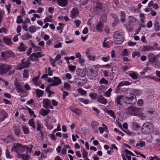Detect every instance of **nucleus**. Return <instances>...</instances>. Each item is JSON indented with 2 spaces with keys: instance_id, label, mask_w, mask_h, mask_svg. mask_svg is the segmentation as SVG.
Returning <instances> with one entry per match:
<instances>
[{
  "instance_id": "obj_1",
  "label": "nucleus",
  "mask_w": 160,
  "mask_h": 160,
  "mask_svg": "<svg viewBox=\"0 0 160 160\" xmlns=\"http://www.w3.org/2000/svg\"><path fill=\"white\" fill-rule=\"evenodd\" d=\"M141 108L131 106L128 108V112L129 115L132 116H138L140 117L142 119L145 118L144 114L139 113V111Z\"/></svg>"
},
{
  "instance_id": "obj_2",
  "label": "nucleus",
  "mask_w": 160,
  "mask_h": 160,
  "mask_svg": "<svg viewBox=\"0 0 160 160\" xmlns=\"http://www.w3.org/2000/svg\"><path fill=\"white\" fill-rule=\"evenodd\" d=\"M123 32L120 31H116L113 35L114 43L116 44H121L123 41L124 37Z\"/></svg>"
},
{
  "instance_id": "obj_3",
  "label": "nucleus",
  "mask_w": 160,
  "mask_h": 160,
  "mask_svg": "<svg viewBox=\"0 0 160 160\" xmlns=\"http://www.w3.org/2000/svg\"><path fill=\"white\" fill-rule=\"evenodd\" d=\"M25 146H23L19 143H15L13 144L12 147L11 151H15L18 154L21 153L25 151Z\"/></svg>"
},
{
  "instance_id": "obj_4",
  "label": "nucleus",
  "mask_w": 160,
  "mask_h": 160,
  "mask_svg": "<svg viewBox=\"0 0 160 160\" xmlns=\"http://www.w3.org/2000/svg\"><path fill=\"white\" fill-rule=\"evenodd\" d=\"M154 129L153 125L150 122H148L144 124L142 128V131L145 134H148L152 132Z\"/></svg>"
},
{
  "instance_id": "obj_5",
  "label": "nucleus",
  "mask_w": 160,
  "mask_h": 160,
  "mask_svg": "<svg viewBox=\"0 0 160 160\" xmlns=\"http://www.w3.org/2000/svg\"><path fill=\"white\" fill-rule=\"evenodd\" d=\"M12 66L3 63H0V74L6 73L12 68Z\"/></svg>"
},
{
  "instance_id": "obj_6",
  "label": "nucleus",
  "mask_w": 160,
  "mask_h": 160,
  "mask_svg": "<svg viewBox=\"0 0 160 160\" xmlns=\"http://www.w3.org/2000/svg\"><path fill=\"white\" fill-rule=\"evenodd\" d=\"M103 7L102 3L99 2H97L93 8V11L96 13L99 14L100 12Z\"/></svg>"
},
{
  "instance_id": "obj_7",
  "label": "nucleus",
  "mask_w": 160,
  "mask_h": 160,
  "mask_svg": "<svg viewBox=\"0 0 160 160\" xmlns=\"http://www.w3.org/2000/svg\"><path fill=\"white\" fill-rule=\"evenodd\" d=\"M30 62L25 59L21 61V63L18 66V69L19 70L22 69L24 68H28L30 65Z\"/></svg>"
},
{
  "instance_id": "obj_8",
  "label": "nucleus",
  "mask_w": 160,
  "mask_h": 160,
  "mask_svg": "<svg viewBox=\"0 0 160 160\" xmlns=\"http://www.w3.org/2000/svg\"><path fill=\"white\" fill-rule=\"evenodd\" d=\"M122 100L121 96H119L117 97L115 101V103L116 105L119 109L124 107V105L122 104Z\"/></svg>"
},
{
  "instance_id": "obj_9",
  "label": "nucleus",
  "mask_w": 160,
  "mask_h": 160,
  "mask_svg": "<svg viewBox=\"0 0 160 160\" xmlns=\"http://www.w3.org/2000/svg\"><path fill=\"white\" fill-rule=\"evenodd\" d=\"M51 81L50 84L46 88L45 91L47 92H48L49 90L50 86H56L58 85L59 84L61 83V81Z\"/></svg>"
},
{
  "instance_id": "obj_10",
  "label": "nucleus",
  "mask_w": 160,
  "mask_h": 160,
  "mask_svg": "<svg viewBox=\"0 0 160 160\" xmlns=\"http://www.w3.org/2000/svg\"><path fill=\"white\" fill-rule=\"evenodd\" d=\"M86 68L83 69L78 68L76 70V73L78 75L83 77L86 75Z\"/></svg>"
},
{
  "instance_id": "obj_11",
  "label": "nucleus",
  "mask_w": 160,
  "mask_h": 160,
  "mask_svg": "<svg viewBox=\"0 0 160 160\" xmlns=\"http://www.w3.org/2000/svg\"><path fill=\"white\" fill-rule=\"evenodd\" d=\"M14 84L16 87V90L18 92L20 93L24 92V89L23 87L21 85L20 83L18 82V81H15Z\"/></svg>"
},
{
  "instance_id": "obj_12",
  "label": "nucleus",
  "mask_w": 160,
  "mask_h": 160,
  "mask_svg": "<svg viewBox=\"0 0 160 160\" xmlns=\"http://www.w3.org/2000/svg\"><path fill=\"white\" fill-rule=\"evenodd\" d=\"M148 58L149 62L151 64L158 59L156 56L152 53H150L148 55Z\"/></svg>"
},
{
  "instance_id": "obj_13",
  "label": "nucleus",
  "mask_w": 160,
  "mask_h": 160,
  "mask_svg": "<svg viewBox=\"0 0 160 160\" xmlns=\"http://www.w3.org/2000/svg\"><path fill=\"white\" fill-rule=\"evenodd\" d=\"M48 73V74H46L44 75H43L41 77L42 79H47V80H52L51 78H48V75L49 76H51L52 74V72L51 71V68L49 67L48 68V72L46 70V73Z\"/></svg>"
},
{
  "instance_id": "obj_14",
  "label": "nucleus",
  "mask_w": 160,
  "mask_h": 160,
  "mask_svg": "<svg viewBox=\"0 0 160 160\" xmlns=\"http://www.w3.org/2000/svg\"><path fill=\"white\" fill-rule=\"evenodd\" d=\"M78 14V11L76 8H73L71 11L70 17L72 18H75Z\"/></svg>"
},
{
  "instance_id": "obj_15",
  "label": "nucleus",
  "mask_w": 160,
  "mask_h": 160,
  "mask_svg": "<svg viewBox=\"0 0 160 160\" xmlns=\"http://www.w3.org/2000/svg\"><path fill=\"white\" fill-rule=\"evenodd\" d=\"M128 24L130 26L132 25L134 23H137L138 22V21L136 18L131 16H129L128 18Z\"/></svg>"
},
{
  "instance_id": "obj_16",
  "label": "nucleus",
  "mask_w": 160,
  "mask_h": 160,
  "mask_svg": "<svg viewBox=\"0 0 160 160\" xmlns=\"http://www.w3.org/2000/svg\"><path fill=\"white\" fill-rule=\"evenodd\" d=\"M97 100L98 102L104 105H106L107 102V100L102 96L98 97L97 99Z\"/></svg>"
},
{
  "instance_id": "obj_17",
  "label": "nucleus",
  "mask_w": 160,
  "mask_h": 160,
  "mask_svg": "<svg viewBox=\"0 0 160 160\" xmlns=\"http://www.w3.org/2000/svg\"><path fill=\"white\" fill-rule=\"evenodd\" d=\"M43 107L46 109H48L49 108H51V102L48 99H45L43 101Z\"/></svg>"
},
{
  "instance_id": "obj_18",
  "label": "nucleus",
  "mask_w": 160,
  "mask_h": 160,
  "mask_svg": "<svg viewBox=\"0 0 160 160\" xmlns=\"http://www.w3.org/2000/svg\"><path fill=\"white\" fill-rule=\"evenodd\" d=\"M86 54L87 57L89 60L94 61L95 59L96 56H91L90 54V51L89 50H87L85 52Z\"/></svg>"
},
{
  "instance_id": "obj_19",
  "label": "nucleus",
  "mask_w": 160,
  "mask_h": 160,
  "mask_svg": "<svg viewBox=\"0 0 160 160\" xmlns=\"http://www.w3.org/2000/svg\"><path fill=\"white\" fill-rule=\"evenodd\" d=\"M103 24L101 22H99L96 26V30L98 32H102L103 31Z\"/></svg>"
},
{
  "instance_id": "obj_20",
  "label": "nucleus",
  "mask_w": 160,
  "mask_h": 160,
  "mask_svg": "<svg viewBox=\"0 0 160 160\" xmlns=\"http://www.w3.org/2000/svg\"><path fill=\"white\" fill-rule=\"evenodd\" d=\"M132 94L131 95H134V96H139L141 95L142 92L141 91L138 89H133L131 90Z\"/></svg>"
},
{
  "instance_id": "obj_21",
  "label": "nucleus",
  "mask_w": 160,
  "mask_h": 160,
  "mask_svg": "<svg viewBox=\"0 0 160 160\" xmlns=\"http://www.w3.org/2000/svg\"><path fill=\"white\" fill-rule=\"evenodd\" d=\"M57 2L59 6L63 7L66 6L68 3V0H57Z\"/></svg>"
},
{
  "instance_id": "obj_22",
  "label": "nucleus",
  "mask_w": 160,
  "mask_h": 160,
  "mask_svg": "<svg viewBox=\"0 0 160 160\" xmlns=\"http://www.w3.org/2000/svg\"><path fill=\"white\" fill-rule=\"evenodd\" d=\"M154 29V31L157 32L159 31L160 29V25L159 22L157 20H155L153 23Z\"/></svg>"
},
{
  "instance_id": "obj_23",
  "label": "nucleus",
  "mask_w": 160,
  "mask_h": 160,
  "mask_svg": "<svg viewBox=\"0 0 160 160\" xmlns=\"http://www.w3.org/2000/svg\"><path fill=\"white\" fill-rule=\"evenodd\" d=\"M32 35L30 34L28 32H27L21 36V39L23 40H26L32 38Z\"/></svg>"
},
{
  "instance_id": "obj_24",
  "label": "nucleus",
  "mask_w": 160,
  "mask_h": 160,
  "mask_svg": "<svg viewBox=\"0 0 160 160\" xmlns=\"http://www.w3.org/2000/svg\"><path fill=\"white\" fill-rule=\"evenodd\" d=\"M141 48L143 51H152L154 50V48L153 47L149 46H143Z\"/></svg>"
},
{
  "instance_id": "obj_25",
  "label": "nucleus",
  "mask_w": 160,
  "mask_h": 160,
  "mask_svg": "<svg viewBox=\"0 0 160 160\" xmlns=\"http://www.w3.org/2000/svg\"><path fill=\"white\" fill-rule=\"evenodd\" d=\"M26 46L23 43L21 42L20 44L18 47V49L21 52H24L26 51Z\"/></svg>"
},
{
  "instance_id": "obj_26",
  "label": "nucleus",
  "mask_w": 160,
  "mask_h": 160,
  "mask_svg": "<svg viewBox=\"0 0 160 160\" xmlns=\"http://www.w3.org/2000/svg\"><path fill=\"white\" fill-rule=\"evenodd\" d=\"M129 102H130V104L134 103L136 102L137 99L136 96H134L133 95L131 94L130 97H128Z\"/></svg>"
},
{
  "instance_id": "obj_27",
  "label": "nucleus",
  "mask_w": 160,
  "mask_h": 160,
  "mask_svg": "<svg viewBox=\"0 0 160 160\" xmlns=\"http://www.w3.org/2000/svg\"><path fill=\"white\" fill-rule=\"evenodd\" d=\"M36 92L37 95V98H40L42 97L44 94V92L39 89L36 90Z\"/></svg>"
},
{
  "instance_id": "obj_28",
  "label": "nucleus",
  "mask_w": 160,
  "mask_h": 160,
  "mask_svg": "<svg viewBox=\"0 0 160 160\" xmlns=\"http://www.w3.org/2000/svg\"><path fill=\"white\" fill-rule=\"evenodd\" d=\"M50 112L49 110H46L44 109H42L40 111V114L43 116H45L48 115Z\"/></svg>"
},
{
  "instance_id": "obj_29",
  "label": "nucleus",
  "mask_w": 160,
  "mask_h": 160,
  "mask_svg": "<svg viewBox=\"0 0 160 160\" xmlns=\"http://www.w3.org/2000/svg\"><path fill=\"white\" fill-rule=\"evenodd\" d=\"M151 64L155 68H160V62L158 59L151 63Z\"/></svg>"
},
{
  "instance_id": "obj_30",
  "label": "nucleus",
  "mask_w": 160,
  "mask_h": 160,
  "mask_svg": "<svg viewBox=\"0 0 160 160\" xmlns=\"http://www.w3.org/2000/svg\"><path fill=\"white\" fill-rule=\"evenodd\" d=\"M18 158H21L23 160H27L29 156L28 155L25 154H21L20 153L18 154Z\"/></svg>"
},
{
  "instance_id": "obj_31",
  "label": "nucleus",
  "mask_w": 160,
  "mask_h": 160,
  "mask_svg": "<svg viewBox=\"0 0 160 160\" xmlns=\"http://www.w3.org/2000/svg\"><path fill=\"white\" fill-rule=\"evenodd\" d=\"M71 110L73 112H74L76 114L80 115L81 113V111L76 108H70Z\"/></svg>"
},
{
  "instance_id": "obj_32",
  "label": "nucleus",
  "mask_w": 160,
  "mask_h": 160,
  "mask_svg": "<svg viewBox=\"0 0 160 160\" xmlns=\"http://www.w3.org/2000/svg\"><path fill=\"white\" fill-rule=\"evenodd\" d=\"M3 41L5 43L8 45H11L12 43L11 39L7 38H4Z\"/></svg>"
},
{
  "instance_id": "obj_33",
  "label": "nucleus",
  "mask_w": 160,
  "mask_h": 160,
  "mask_svg": "<svg viewBox=\"0 0 160 160\" xmlns=\"http://www.w3.org/2000/svg\"><path fill=\"white\" fill-rule=\"evenodd\" d=\"M120 20L122 23L124 22L126 20L125 14L123 11L121 12Z\"/></svg>"
},
{
  "instance_id": "obj_34",
  "label": "nucleus",
  "mask_w": 160,
  "mask_h": 160,
  "mask_svg": "<svg viewBox=\"0 0 160 160\" xmlns=\"http://www.w3.org/2000/svg\"><path fill=\"white\" fill-rule=\"evenodd\" d=\"M131 82H129L128 81H122L119 83L118 86V87H120L123 85H130Z\"/></svg>"
},
{
  "instance_id": "obj_35",
  "label": "nucleus",
  "mask_w": 160,
  "mask_h": 160,
  "mask_svg": "<svg viewBox=\"0 0 160 160\" xmlns=\"http://www.w3.org/2000/svg\"><path fill=\"white\" fill-rule=\"evenodd\" d=\"M14 130L15 134L18 136L20 134V130L19 127L15 126L14 127Z\"/></svg>"
},
{
  "instance_id": "obj_36",
  "label": "nucleus",
  "mask_w": 160,
  "mask_h": 160,
  "mask_svg": "<svg viewBox=\"0 0 160 160\" xmlns=\"http://www.w3.org/2000/svg\"><path fill=\"white\" fill-rule=\"evenodd\" d=\"M155 110L152 108H147L146 111V113L147 115L152 114L154 112Z\"/></svg>"
},
{
  "instance_id": "obj_37",
  "label": "nucleus",
  "mask_w": 160,
  "mask_h": 160,
  "mask_svg": "<svg viewBox=\"0 0 160 160\" xmlns=\"http://www.w3.org/2000/svg\"><path fill=\"white\" fill-rule=\"evenodd\" d=\"M132 125L133 129L135 130H137L138 129H139L140 127L139 125L136 122H132Z\"/></svg>"
},
{
  "instance_id": "obj_38",
  "label": "nucleus",
  "mask_w": 160,
  "mask_h": 160,
  "mask_svg": "<svg viewBox=\"0 0 160 160\" xmlns=\"http://www.w3.org/2000/svg\"><path fill=\"white\" fill-rule=\"evenodd\" d=\"M34 119L32 118L29 120L28 121V124L33 129L35 128V123L34 121Z\"/></svg>"
},
{
  "instance_id": "obj_39",
  "label": "nucleus",
  "mask_w": 160,
  "mask_h": 160,
  "mask_svg": "<svg viewBox=\"0 0 160 160\" xmlns=\"http://www.w3.org/2000/svg\"><path fill=\"white\" fill-rule=\"evenodd\" d=\"M1 113L3 115V118L1 119V120H0V122L4 120L8 117V113L5 111H2Z\"/></svg>"
},
{
  "instance_id": "obj_40",
  "label": "nucleus",
  "mask_w": 160,
  "mask_h": 160,
  "mask_svg": "<svg viewBox=\"0 0 160 160\" xmlns=\"http://www.w3.org/2000/svg\"><path fill=\"white\" fill-rule=\"evenodd\" d=\"M1 56L2 58L4 59H6L9 58V57L8 56V54L7 53V51L2 52L1 53Z\"/></svg>"
},
{
  "instance_id": "obj_41",
  "label": "nucleus",
  "mask_w": 160,
  "mask_h": 160,
  "mask_svg": "<svg viewBox=\"0 0 160 160\" xmlns=\"http://www.w3.org/2000/svg\"><path fill=\"white\" fill-rule=\"evenodd\" d=\"M99 125V123L98 122L93 121L91 123V126L92 128L94 129H96L97 128Z\"/></svg>"
},
{
  "instance_id": "obj_42",
  "label": "nucleus",
  "mask_w": 160,
  "mask_h": 160,
  "mask_svg": "<svg viewBox=\"0 0 160 160\" xmlns=\"http://www.w3.org/2000/svg\"><path fill=\"white\" fill-rule=\"evenodd\" d=\"M106 112L107 113L109 114L110 116L114 118H115V113L113 112V111L111 110H107L106 111Z\"/></svg>"
},
{
  "instance_id": "obj_43",
  "label": "nucleus",
  "mask_w": 160,
  "mask_h": 160,
  "mask_svg": "<svg viewBox=\"0 0 160 160\" xmlns=\"http://www.w3.org/2000/svg\"><path fill=\"white\" fill-rule=\"evenodd\" d=\"M23 131L25 134H28L29 133L28 128L26 126L23 125L22 126Z\"/></svg>"
},
{
  "instance_id": "obj_44",
  "label": "nucleus",
  "mask_w": 160,
  "mask_h": 160,
  "mask_svg": "<svg viewBox=\"0 0 160 160\" xmlns=\"http://www.w3.org/2000/svg\"><path fill=\"white\" fill-rule=\"evenodd\" d=\"M122 102L126 104H130V102H129L128 97H124L121 95Z\"/></svg>"
},
{
  "instance_id": "obj_45",
  "label": "nucleus",
  "mask_w": 160,
  "mask_h": 160,
  "mask_svg": "<svg viewBox=\"0 0 160 160\" xmlns=\"http://www.w3.org/2000/svg\"><path fill=\"white\" fill-rule=\"evenodd\" d=\"M37 131H41L43 128V126L41 123L39 122H38L37 123Z\"/></svg>"
},
{
  "instance_id": "obj_46",
  "label": "nucleus",
  "mask_w": 160,
  "mask_h": 160,
  "mask_svg": "<svg viewBox=\"0 0 160 160\" xmlns=\"http://www.w3.org/2000/svg\"><path fill=\"white\" fill-rule=\"evenodd\" d=\"M99 83L102 85L101 88H104V85H107L108 83V81H100Z\"/></svg>"
},
{
  "instance_id": "obj_47",
  "label": "nucleus",
  "mask_w": 160,
  "mask_h": 160,
  "mask_svg": "<svg viewBox=\"0 0 160 160\" xmlns=\"http://www.w3.org/2000/svg\"><path fill=\"white\" fill-rule=\"evenodd\" d=\"M37 56L35 53H33L29 57V58L31 60L33 61L38 59Z\"/></svg>"
},
{
  "instance_id": "obj_48",
  "label": "nucleus",
  "mask_w": 160,
  "mask_h": 160,
  "mask_svg": "<svg viewBox=\"0 0 160 160\" xmlns=\"http://www.w3.org/2000/svg\"><path fill=\"white\" fill-rule=\"evenodd\" d=\"M146 146L145 142L144 141H141L139 143L136 144L137 146H140L141 147H143Z\"/></svg>"
},
{
  "instance_id": "obj_49",
  "label": "nucleus",
  "mask_w": 160,
  "mask_h": 160,
  "mask_svg": "<svg viewBox=\"0 0 160 160\" xmlns=\"http://www.w3.org/2000/svg\"><path fill=\"white\" fill-rule=\"evenodd\" d=\"M141 55L140 53L138 52H133L132 55V56L133 58H135V57H139Z\"/></svg>"
},
{
  "instance_id": "obj_50",
  "label": "nucleus",
  "mask_w": 160,
  "mask_h": 160,
  "mask_svg": "<svg viewBox=\"0 0 160 160\" xmlns=\"http://www.w3.org/2000/svg\"><path fill=\"white\" fill-rule=\"evenodd\" d=\"M121 55L122 56H128L129 55V53L128 52L127 49H124L121 52Z\"/></svg>"
},
{
  "instance_id": "obj_51",
  "label": "nucleus",
  "mask_w": 160,
  "mask_h": 160,
  "mask_svg": "<svg viewBox=\"0 0 160 160\" xmlns=\"http://www.w3.org/2000/svg\"><path fill=\"white\" fill-rule=\"evenodd\" d=\"M28 30L30 32L34 33L36 31V29L34 26H31L29 28Z\"/></svg>"
},
{
  "instance_id": "obj_52",
  "label": "nucleus",
  "mask_w": 160,
  "mask_h": 160,
  "mask_svg": "<svg viewBox=\"0 0 160 160\" xmlns=\"http://www.w3.org/2000/svg\"><path fill=\"white\" fill-rule=\"evenodd\" d=\"M68 68L69 71L73 72L75 71L76 68V67L75 66L69 65L68 66Z\"/></svg>"
},
{
  "instance_id": "obj_53",
  "label": "nucleus",
  "mask_w": 160,
  "mask_h": 160,
  "mask_svg": "<svg viewBox=\"0 0 160 160\" xmlns=\"http://www.w3.org/2000/svg\"><path fill=\"white\" fill-rule=\"evenodd\" d=\"M22 17L19 15L18 16L17 18V23L18 24H20L22 23V22H23V19H22Z\"/></svg>"
},
{
  "instance_id": "obj_54",
  "label": "nucleus",
  "mask_w": 160,
  "mask_h": 160,
  "mask_svg": "<svg viewBox=\"0 0 160 160\" xmlns=\"http://www.w3.org/2000/svg\"><path fill=\"white\" fill-rule=\"evenodd\" d=\"M27 109L29 112V114L32 116H33L35 118L36 117V115L34 113V112L32 110V109L29 108H27Z\"/></svg>"
},
{
  "instance_id": "obj_55",
  "label": "nucleus",
  "mask_w": 160,
  "mask_h": 160,
  "mask_svg": "<svg viewBox=\"0 0 160 160\" xmlns=\"http://www.w3.org/2000/svg\"><path fill=\"white\" fill-rule=\"evenodd\" d=\"M29 76V71L28 70H23V77L26 78L28 77Z\"/></svg>"
},
{
  "instance_id": "obj_56",
  "label": "nucleus",
  "mask_w": 160,
  "mask_h": 160,
  "mask_svg": "<svg viewBox=\"0 0 160 160\" xmlns=\"http://www.w3.org/2000/svg\"><path fill=\"white\" fill-rule=\"evenodd\" d=\"M112 91V89L111 88H109L108 91L107 92H105V96L106 97H110L111 95V92Z\"/></svg>"
},
{
  "instance_id": "obj_57",
  "label": "nucleus",
  "mask_w": 160,
  "mask_h": 160,
  "mask_svg": "<svg viewBox=\"0 0 160 160\" xmlns=\"http://www.w3.org/2000/svg\"><path fill=\"white\" fill-rule=\"evenodd\" d=\"M7 53L8 54V56L10 57H12L14 58L15 57V54L12 51H7Z\"/></svg>"
},
{
  "instance_id": "obj_58",
  "label": "nucleus",
  "mask_w": 160,
  "mask_h": 160,
  "mask_svg": "<svg viewBox=\"0 0 160 160\" xmlns=\"http://www.w3.org/2000/svg\"><path fill=\"white\" fill-rule=\"evenodd\" d=\"M6 156L7 158H12V156L10 155V152L9 151L8 149L6 150Z\"/></svg>"
},
{
  "instance_id": "obj_59",
  "label": "nucleus",
  "mask_w": 160,
  "mask_h": 160,
  "mask_svg": "<svg viewBox=\"0 0 160 160\" xmlns=\"http://www.w3.org/2000/svg\"><path fill=\"white\" fill-rule=\"evenodd\" d=\"M129 75L130 77L133 79H136L138 78L137 75L134 72L130 73Z\"/></svg>"
},
{
  "instance_id": "obj_60",
  "label": "nucleus",
  "mask_w": 160,
  "mask_h": 160,
  "mask_svg": "<svg viewBox=\"0 0 160 160\" xmlns=\"http://www.w3.org/2000/svg\"><path fill=\"white\" fill-rule=\"evenodd\" d=\"M78 92L81 94L85 95L86 93L87 92L86 91L82 89L81 88H79L77 89Z\"/></svg>"
},
{
  "instance_id": "obj_61",
  "label": "nucleus",
  "mask_w": 160,
  "mask_h": 160,
  "mask_svg": "<svg viewBox=\"0 0 160 160\" xmlns=\"http://www.w3.org/2000/svg\"><path fill=\"white\" fill-rule=\"evenodd\" d=\"M82 156L84 158H87V157L88 156V152L84 149L83 150L82 153Z\"/></svg>"
},
{
  "instance_id": "obj_62",
  "label": "nucleus",
  "mask_w": 160,
  "mask_h": 160,
  "mask_svg": "<svg viewBox=\"0 0 160 160\" xmlns=\"http://www.w3.org/2000/svg\"><path fill=\"white\" fill-rule=\"evenodd\" d=\"M110 59V57L108 56L107 57H103L101 58V60L105 62L108 61Z\"/></svg>"
},
{
  "instance_id": "obj_63",
  "label": "nucleus",
  "mask_w": 160,
  "mask_h": 160,
  "mask_svg": "<svg viewBox=\"0 0 160 160\" xmlns=\"http://www.w3.org/2000/svg\"><path fill=\"white\" fill-rule=\"evenodd\" d=\"M103 47L109 48V46L108 44V42L107 41V40H105L104 42L103 43Z\"/></svg>"
},
{
  "instance_id": "obj_64",
  "label": "nucleus",
  "mask_w": 160,
  "mask_h": 160,
  "mask_svg": "<svg viewBox=\"0 0 160 160\" xmlns=\"http://www.w3.org/2000/svg\"><path fill=\"white\" fill-rule=\"evenodd\" d=\"M137 104L139 106H142L143 104V101L142 99H140L137 102Z\"/></svg>"
}]
</instances>
